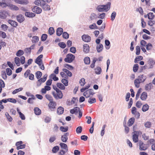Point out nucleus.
<instances>
[{
	"instance_id": "nucleus-1",
	"label": "nucleus",
	"mask_w": 155,
	"mask_h": 155,
	"mask_svg": "<svg viewBox=\"0 0 155 155\" xmlns=\"http://www.w3.org/2000/svg\"><path fill=\"white\" fill-rule=\"evenodd\" d=\"M147 78V76L144 74H140L136 79L134 81L135 87L138 88L140 87V83H143Z\"/></svg>"
},
{
	"instance_id": "nucleus-2",
	"label": "nucleus",
	"mask_w": 155,
	"mask_h": 155,
	"mask_svg": "<svg viewBox=\"0 0 155 155\" xmlns=\"http://www.w3.org/2000/svg\"><path fill=\"white\" fill-rule=\"evenodd\" d=\"M155 64V61L152 58L148 59L147 63L143 66L144 69H149L152 68Z\"/></svg>"
},
{
	"instance_id": "nucleus-3",
	"label": "nucleus",
	"mask_w": 155,
	"mask_h": 155,
	"mask_svg": "<svg viewBox=\"0 0 155 155\" xmlns=\"http://www.w3.org/2000/svg\"><path fill=\"white\" fill-rule=\"evenodd\" d=\"M52 94L54 98L56 100L61 99L63 97L62 93L60 90L58 92H53Z\"/></svg>"
},
{
	"instance_id": "nucleus-4",
	"label": "nucleus",
	"mask_w": 155,
	"mask_h": 155,
	"mask_svg": "<svg viewBox=\"0 0 155 155\" xmlns=\"http://www.w3.org/2000/svg\"><path fill=\"white\" fill-rule=\"evenodd\" d=\"M74 56L71 54H68L66 55V57L65 58L64 61L66 62L71 63L74 59Z\"/></svg>"
},
{
	"instance_id": "nucleus-5",
	"label": "nucleus",
	"mask_w": 155,
	"mask_h": 155,
	"mask_svg": "<svg viewBox=\"0 0 155 155\" xmlns=\"http://www.w3.org/2000/svg\"><path fill=\"white\" fill-rule=\"evenodd\" d=\"M94 93L93 92V90L92 89H89L83 93V95L86 97L88 98L90 97V95H93Z\"/></svg>"
},
{
	"instance_id": "nucleus-6",
	"label": "nucleus",
	"mask_w": 155,
	"mask_h": 155,
	"mask_svg": "<svg viewBox=\"0 0 155 155\" xmlns=\"http://www.w3.org/2000/svg\"><path fill=\"white\" fill-rule=\"evenodd\" d=\"M8 15V13L4 10L0 11V18L5 19L6 18Z\"/></svg>"
},
{
	"instance_id": "nucleus-7",
	"label": "nucleus",
	"mask_w": 155,
	"mask_h": 155,
	"mask_svg": "<svg viewBox=\"0 0 155 155\" xmlns=\"http://www.w3.org/2000/svg\"><path fill=\"white\" fill-rule=\"evenodd\" d=\"M81 37L82 40L85 42H89L91 40V37L87 35H84Z\"/></svg>"
},
{
	"instance_id": "nucleus-8",
	"label": "nucleus",
	"mask_w": 155,
	"mask_h": 155,
	"mask_svg": "<svg viewBox=\"0 0 155 155\" xmlns=\"http://www.w3.org/2000/svg\"><path fill=\"white\" fill-rule=\"evenodd\" d=\"M41 7L45 11H48L50 9V6L47 4L44 1L42 2Z\"/></svg>"
},
{
	"instance_id": "nucleus-9",
	"label": "nucleus",
	"mask_w": 155,
	"mask_h": 155,
	"mask_svg": "<svg viewBox=\"0 0 155 155\" xmlns=\"http://www.w3.org/2000/svg\"><path fill=\"white\" fill-rule=\"evenodd\" d=\"M32 11L37 14H39L41 12L42 10L40 8L35 6L32 8Z\"/></svg>"
},
{
	"instance_id": "nucleus-10",
	"label": "nucleus",
	"mask_w": 155,
	"mask_h": 155,
	"mask_svg": "<svg viewBox=\"0 0 155 155\" xmlns=\"http://www.w3.org/2000/svg\"><path fill=\"white\" fill-rule=\"evenodd\" d=\"M147 149L146 144L141 142L139 143V149L140 150H145Z\"/></svg>"
},
{
	"instance_id": "nucleus-11",
	"label": "nucleus",
	"mask_w": 155,
	"mask_h": 155,
	"mask_svg": "<svg viewBox=\"0 0 155 155\" xmlns=\"http://www.w3.org/2000/svg\"><path fill=\"white\" fill-rule=\"evenodd\" d=\"M16 19L17 21L20 23L23 22L25 19L24 16L21 14L17 15Z\"/></svg>"
},
{
	"instance_id": "nucleus-12",
	"label": "nucleus",
	"mask_w": 155,
	"mask_h": 155,
	"mask_svg": "<svg viewBox=\"0 0 155 155\" xmlns=\"http://www.w3.org/2000/svg\"><path fill=\"white\" fill-rule=\"evenodd\" d=\"M69 135V133H66L62 135L61 138V141L64 142H66L68 139V136Z\"/></svg>"
},
{
	"instance_id": "nucleus-13",
	"label": "nucleus",
	"mask_w": 155,
	"mask_h": 155,
	"mask_svg": "<svg viewBox=\"0 0 155 155\" xmlns=\"http://www.w3.org/2000/svg\"><path fill=\"white\" fill-rule=\"evenodd\" d=\"M153 87V84L152 83H150L146 84L145 86V90L148 91H150Z\"/></svg>"
},
{
	"instance_id": "nucleus-14",
	"label": "nucleus",
	"mask_w": 155,
	"mask_h": 155,
	"mask_svg": "<svg viewBox=\"0 0 155 155\" xmlns=\"http://www.w3.org/2000/svg\"><path fill=\"white\" fill-rule=\"evenodd\" d=\"M56 105V103L55 102H53V101L50 102L48 104V107L50 109L52 110V109H54L55 108V106Z\"/></svg>"
},
{
	"instance_id": "nucleus-15",
	"label": "nucleus",
	"mask_w": 155,
	"mask_h": 155,
	"mask_svg": "<svg viewBox=\"0 0 155 155\" xmlns=\"http://www.w3.org/2000/svg\"><path fill=\"white\" fill-rule=\"evenodd\" d=\"M8 22L12 26L14 27H16L18 25V24L17 22L12 20H8Z\"/></svg>"
},
{
	"instance_id": "nucleus-16",
	"label": "nucleus",
	"mask_w": 155,
	"mask_h": 155,
	"mask_svg": "<svg viewBox=\"0 0 155 155\" xmlns=\"http://www.w3.org/2000/svg\"><path fill=\"white\" fill-rule=\"evenodd\" d=\"M96 48L97 52L98 53H100L103 51V46L101 44H100L97 45Z\"/></svg>"
},
{
	"instance_id": "nucleus-17",
	"label": "nucleus",
	"mask_w": 155,
	"mask_h": 155,
	"mask_svg": "<svg viewBox=\"0 0 155 155\" xmlns=\"http://www.w3.org/2000/svg\"><path fill=\"white\" fill-rule=\"evenodd\" d=\"M111 3L110 2L107 3V4L106 5H103V7L105 10V12H107L110 8Z\"/></svg>"
},
{
	"instance_id": "nucleus-18",
	"label": "nucleus",
	"mask_w": 155,
	"mask_h": 155,
	"mask_svg": "<svg viewBox=\"0 0 155 155\" xmlns=\"http://www.w3.org/2000/svg\"><path fill=\"white\" fill-rule=\"evenodd\" d=\"M59 145L62 149H64L66 151H68V146L66 144L64 143H61L59 144Z\"/></svg>"
},
{
	"instance_id": "nucleus-19",
	"label": "nucleus",
	"mask_w": 155,
	"mask_h": 155,
	"mask_svg": "<svg viewBox=\"0 0 155 155\" xmlns=\"http://www.w3.org/2000/svg\"><path fill=\"white\" fill-rule=\"evenodd\" d=\"M140 99L142 101H145L147 98V94L146 92H143L141 94Z\"/></svg>"
},
{
	"instance_id": "nucleus-20",
	"label": "nucleus",
	"mask_w": 155,
	"mask_h": 155,
	"mask_svg": "<svg viewBox=\"0 0 155 155\" xmlns=\"http://www.w3.org/2000/svg\"><path fill=\"white\" fill-rule=\"evenodd\" d=\"M63 32L62 28L59 27L57 28L56 30V35L58 36H60Z\"/></svg>"
},
{
	"instance_id": "nucleus-21",
	"label": "nucleus",
	"mask_w": 155,
	"mask_h": 155,
	"mask_svg": "<svg viewBox=\"0 0 155 155\" xmlns=\"http://www.w3.org/2000/svg\"><path fill=\"white\" fill-rule=\"evenodd\" d=\"M84 51L86 53H88L89 51V47L87 44H85L83 46Z\"/></svg>"
},
{
	"instance_id": "nucleus-22",
	"label": "nucleus",
	"mask_w": 155,
	"mask_h": 155,
	"mask_svg": "<svg viewBox=\"0 0 155 155\" xmlns=\"http://www.w3.org/2000/svg\"><path fill=\"white\" fill-rule=\"evenodd\" d=\"M135 119L134 117H131L128 121L127 124L129 127L131 126L134 123Z\"/></svg>"
},
{
	"instance_id": "nucleus-23",
	"label": "nucleus",
	"mask_w": 155,
	"mask_h": 155,
	"mask_svg": "<svg viewBox=\"0 0 155 155\" xmlns=\"http://www.w3.org/2000/svg\"><path fill=\"white\" fill-rule=\"evenodd\" d=\"M25 15L26 17L29 18H32L34 17L35 15V13L29 12H26L25 13Z\"/></svg>"
},
{
	"instance_id": "nucleus-24",
	"label": "nucleus",
	"mask_w": 155,
	"mask_h": 155,
	"mask_svg": "<svg viewBox=\"0 0 155 155\" xmlns=\"http://www.w3.org/2000/svg\"><path fill=\"white\" fill-rule=\"evenodd\" d=\"M15 2L21 4L26 5L28 3V2L25 0H15Z\"/></svg>"
},
{
	"instance_id": "nucleus-25",
	"label": "nucleus",
	"mask_w": 155,
	"mask_h": 155,
	"mask_svg": "<svg viewBox=\"0 0 155 155\" xmlns=\"http://www.w3.org/2000/svg\"><path fill=\"white\" fill-rule=\"evenodd\" d=\"M138 136L137 134H134L133 135L132 139L134 143H137L138 141Z\"/></svg>"
},
{
	"instance_id": "nucleus-26",
	"label": "nucleus",
	"mask_w": 155,
	"mask_h": 155,
	"mask_svg": "<svg viewBox=\"0 0 155 155\" xmlns=\"http://www.w3.org/2000/svg\"><path fill=\"white\" fill-rule=\"evenodd\" d=\"M105 43L106 46L105 48L106 49H109L110 47V42L108 40H106L105 41Z\"/></svg>"
},
{
	"instance_id": "nucleus-27",
	"label": "nucleus",
	"mask_w": 155,
	"mask_h": 155,
	"mask_svg": "<svg viewBox=\"0 0 155 155\" xmlns=\"http://www.w3.org/2000/svg\"><path fill=\"white\" fill-rule=\"evenodd\" d=\"M64 109L62 107H59L57 109V112L58 114H61L63 113Z\"/></svg>"
},
{
	"instance_id": "nucleus-28",
	"label": "nucleus",
	"mask_w": 155,
	"mask_h": 155,
	"mask_svg": "<svg viewBox=\"0 0 155 155\" xmlns=\"http://www.w3.org/2000/svg\"><path fill=\"white\" fill-rule=\"evenodd\" d=\"M47 75L45 74L43 76V78H41L38 80V82H40L42 83V82H45L47 79Z\"/></svg>"
},
{
	"instance_id": "nucleus-29",
	"label": "nucleus",
	"mask_w": 155,
	"mask_h": 155,
	"mask_svg": "<svg viewBox=\"0 0 155 155\" xmlns=\"http://www.w3.org/2000/svg\"><path fill=\"white\" fill-rule=\"evenodd\" d=\"M56 85L57 87L61 90H64L65 89L64 85L61 83H57Z\"/></svg>"
},
{
	"instance_id": "nucleus-30",
	"label": "nucleus",
	"mask_w": 155,
	"mask_h": 155,
	"mask_svg": "<svg viewBox=\"0 0 155 155\" xmlns=\"http://www.w3.org/2000/svg\"><path fill=\"white\" fill-rule=\"evenodd\" d=\"M35 114L36 115H39L41 113V110L38 107H35L34 109Z\"/></svg>"
},
{
	"instance_id": "nucleus-31",
	"label": "nucleus",
	"mask_w": 155,
	"mask_h": 155,
	"mask_svg": "<svg viewBox=\"0 0 155 155\" xmlns=\"http://www.w3.org/2000/svg\"><path fill=\"white\" fill-rule=\"evenodd\" d=\"M62 71H63L66 73L67 75L68 76L71 77L72 76V74L71 72L68 70L64 68L63 69Z\"/></svg>"
},
{
	"instance_id": "nucleus-32",
	"label": "nucleus",
	"mask_w": 155,
	"mask_h": 155,
	"mask_svg": "<svg viewBox=\"0 0 155 155\" xmlns=\"http://www.w3.org/2000/svg\"><path fill=\"white\" fill-rule=\"evenodd\" d=\"M95 73L97 74H100L101 72V69L100 67H97L95 69Z\"/></svg>"
},
{
	"instance_id": "nucleus-33",
	"label": "nucleus",
	"mask_w": 155,
	"mask_h": 155,
	"mask_svg": "<svg viewBox=\"0 0 155 155\" xmlns=\"http://www.w3.org/2000/svg\"><path fill=\"white\" fill-rule=\"evenodd\" d=\"M149 106L147 104H146L143 105L142 110L144 112L147 111L149 109Z\"/></svg>"
},
{
	"instance_id": "nucleus-34",
	"label": "nucleus",
	"mask_w": 155,
	"mask_h": 155,
	"mask_svg": "<svg viewBox=\"0 0 155 155\" xmlns=\"http://www.w3.org/2000/svg\"><path fill=\"white\" fill-rule=\"evenodd\" d=\"M103 5H100L97 6V9L99 12H105L104 9Z\"/></svg>"
},
{
	"instance_id": "nucleus-35",
	"label": "nucleus",
	"mask_w": 155,
	"mask_h": 155,
	"mask_svg": "<svg viewBox=\"0 0 155 155\" xmlns=\"http://www.w3.org/2000/svg\"><path fill=\"white\" fill-rule=\"evenodd\" d=\"M43 55L42 54H41L39 56L35 59V62H42L41 58H42Z\"/></svg>"
},
{
	"instance_id": "nucleus-36",
	"label": "nucleus",
	"mask_w": 155,
	"mask_h": 155,
	"mask_svg": "<svg viewBox=\"0 0 155 155\" xmlns=\"http://www.w3.org/2000/svg\"><path fill=\"white\" fill-rule=\"evenodd\" d=\"M106 14L104 13H102L101 14H98L97 15V18L101 19H103L105 18Z\"/></svg>"
},
{
	"instance_id": "nucleus-37",
	"label": "nucleus",
	"mask_w": 155,
	"mask_h": 155,
	"mask_svg": "<svg viewBox=\"0 0 155 155\" xmlns=\"http://www.w3.org/2000/svg\"><path fill=\"white\" fill-rule=\"evenodd\" d=\"M24 54V51L21 50H18L16 53V55L17 56L20 57Z\"/></svg>"
},
{
	"instance_id": "nucleus-38",
	"label": "nucleus",
	"mask_w": 155,
	"mask_h": 155,
	"mask_svg": "<svg viewBox=\"0 0 155 155\" xmlns=\"http://www.w3.org/2000/svg\"><path fill=\"white\" fill-rule=\"evenodd\" d=\"M88 102L90 104H92L96 102L95 98L94 97L90 98L88 101Z\"/></svg>"
},
{
	"instance_id": "nucleus-39",
	"label": "nucleus",
	"mask_w": 155,
	"mask_h": 155,
	"mask_svg": "<svg viewBox=\"0 0 155 155\" xmlns=\"http://www.w3.org/2000/svg\"><path fill=\"white\" fill-rule=\"evenodd\" d=\"M20 59L18 57H15V61L17 66H19L20 65Z\"/></svg>"
},
{
	"instance_id": "nucleus-40",
	"label": "nucleus",
	"mask_w": 155,
	"mask_h": 155,
	"mask_svg": "<svg viewBox=\"0 0 155 155\" xmlns=\"http://www.w3.org/2000/svg\"><path fill=\"white\" fill-rule=\"evenodd\" d=\"M84 63L86 64H89L90 62V58L89 57H86L84 58Z\"/></svg>"
},
{
	"instance_id": "nucleus-41",
	"label": "nucleus",
	"mask_w": 155,
	"mask_h": 155,
	"mask_svg": "<svg viewBox=\"0 0 155 155\" xmlns=\"http://www.w3.org/2000/svg\"><path fill=\"white\" fill-rule=\"evenodd\" d=\"M147 17L149 19L152 20L154 17L153 13L150 12L147 14Z\"/></svg>"
},
{
	"instance_id": "nucleus-42",
	"label": "nucleus",
	"mask_w": 155,
	"mask_h": 155,
	"mask_svg": "<svg viewBox=\"0 0 155 155\" xmlns=\"http://www.w3.org/2000/svg\"><path fill=\"white\" fill-rule=\"evenodd\" d=\"M79 83L81 86H84L85 84V79L84 78H81L80 80Z\"/></svg>"
},
{
	"instance_id": "nucleus-43",
	"label": "nucleus",
	"mask_w": 155,
	"mask_h": 155,
	"mask_svg": "<svg viewBox=\"0 0 155 155\" xmlns=\"http://www.w3.org/2000/svg\"><path fill=\"white\" fill-rule=\"evenodd\" d=\"M68 129V127L67 126L64 127L63 126H61L60 127V130L61 131L63 132H66Z\"/></svg>"
},
{
	"instance_id": "nucleus-44",
	"label": "nucleus",
	"mask_w": 155,
	"mask_h": 155,
	"mask_svg": "<svg viewBox=\"0 0 155 155\" xmlns=\"http://www.w3.org/2000/svg\"><path fill=\"white\" fill-rule=\"evenodd\" d=\"M54 32V30L53 27H50L48 29V33L50 35H53Z\"/></svg>"
},
{
	"instance_id": "nucleus-45",
	"label": "nucleus",
	"mask_w": 155,
	"mask_h": 155,
	"mask_svg": "<svg viewBox=\"0 0 155 155\" xmlns=\"http://www.w3.org/2000/svg\"><path fill=\"white\" fill-rule=\"evenodd\" d=\"M139 66L137 64H134L133 67V71L134 72H136L138 70Z\"/></svg>"
},
{
	"instance_id": "nucleus-46",
	"label": "nucleus",
	"mask_w": 155,
	"mask_h": 155,
	"mask_svg": "<svg viewBox=\"0 0 155 155\" xmlns=\"http://www.w3.org/2000/svg\"><path fill=\"white\" fill-rule=\"evenodd\" d=\"M23 89V88L22 87H20L14 90L12 92V94H16L17 93L19 92L20 91H21Z\"/></svg>"
},
{
	"instance_id": "nucleus-47",
	"label": "nucleus",
	"mask_w": 155,
	"mask_h": 155,
	"mask_svg": "<svg viewBox=\"0 0 155 155\" xmlns=\"http://www.w3.org/2000/svg\"><path fill=\"white\" fill-rule=\"evenodd\" d=\"M36 77L37 79H39L41 76L42 73L40 71H38L35 73Z\"/></svg>"
},
{
	"instance_id": "nucleus-48",
	"label": "nucleus",
	"mask_w": 155,
	"mask_h": 155,
	"mask_svg": "<svg viewBox=\"0 0 155 155\" xmlns=\"http://www.w3.org/2000/svg\"><path fill=\"white\" fill-rule=\"evenodd\" d=\"M116 12L114 11L112 13L111 16H110V18L111 19L112 21H113L116 17Z\"/></svg>"
},
{
	"instance_id": "nucleus-49",
	"label": "nucleus",
	"mask_w": 155,
	"mask_h": 155,
	"mask_svg": "<svg viewBox=\"0 0 155 155\" xmlns=\"http://www.w3.org/2000/svg\"><path fill=\"white\" fill-rule=\"evenodd\" d=\"M39 40L37 36H34L32 37V41L33 43H35L38 42Z\"/></svg>"
},
{
	"instance_id": "nucleus-50",
	"label": "nucleus",
	"mask_w": 155,
	"mask_h": 155,
	"mask_svg": "<svg viewBox=\"0 0 155 155\" xmlns=\"http://www.w3.org/2000/svg\"><path fill=\"white\" fill-rule=\"evenodd\" d=\"M61 82L65 86H67L68 85V81L66 79L64 78L62 79L61 80Z\"/></svg>"
},
{
	"instance_id": "nucleus-51",
	"label": "nucleus",
	"mask_w": 155,
	"mask_h": 155,
	"mask_svg": "<svg viewBox=\"0 0 155 155\" xmlns=\"http://www.w3.org/2000/svg\"><path fill=\"white\" fill-rule=\"evenodd\" d=\"M44 1L40 0H36L34 2V3L37 5H40L41 6L42 5V2Z\"/></svg>"
},
{
	"instance_id": "nucleus-52",
	"label": "nucleus",
	"mask_w": 155,
	"mask_h": 155,
	"mask_svg": "<svg viewBox=\"0 0 155 155\" xmlns=\"http://www.w3.org/2000/svg\"><path fill=\"white\" fill-rule=\"evenodd\" d=\"M31 71L30 70H27L24 74V77L25 78H27L30 73Z\"/></svg>"
},
{
	"instance_id": "nucleus-53",
	"label": "nucleus",
	"mask_w": 155,
	"mask_h": 155,
	"mask_svg": "<svg viewBox=\"0 0 155 155\" xmlns=\"http://www.w3.org/2000/svg\"><path fill=\"white\" fill-rule=\"evenodd\" d=\"M90 87V84H88L87 85L85 86L83 88H82L81 89V92H84V91L87 90V89L89 87Z\"/></svg>"
},
{
	"instance_id": "nucleus-54",
	"label": "nucleus",
	"mask_w": 155,
	"mask_h": 155,
	"mask_svg": "<svg viewBox=\"0 0 155 155\" xmlns=\"http://www.w3.org/2000/svg\"><path fill=\"white\" fill-rule=\"evenodd\" d=\"M58 45L62 48H65L66 45L64 42H60L58 44Z\"/></svg>"
},
{
	"instance_id": "nucleus-55",
	"label": "nucleus",
	"mask_w": 155,
	"mask_h": 155,
	"mask_svg": "<svg viewBox=\"0 0 155 155\" xmlns=\"http://www.w3.org/2000/svg\"><path fill=\"white\" fill-rule=\"evenodd\" d=\"M59 147L58 146H56L53 147L52 149V151L53 153H57L59 150Z\"/></svg>"
},
{
	"instance_id": "nucleus-56",
	"label": "nucleus",
	"mask_w": 155,
	"mask_h": 155,
	"mask_svg": "<svg viewBox=\"0 0 155 155\" xmlns=\"http://www.w3.org/2000/svg\"><path fill=\"white\" fill-rule=\"evenodd\" d=\"M48 37L47 35L46 34H43L41 37V40L42 41H44L47 39Z\"/></svg>"
},
{
	"instance_id": "nucleus-57",
	"label": "nucleus",
	"mask_w": 155,
	"mask_h": 155,
	"mask_svg": "<svg viewBox=\"0 0 155 155\" xmlns=\"http://www.w3.org/2000/svg\"><path fill=\"white\" fill-rule=\"evenodd\" d=\"M1 75L2 78L3 79L5 80L7 79V76L5 71H3L1 72Z\"/></svg>"
},
{
	"instance_id": "nucleus-58",
	"label": "nucleus",
	"mask_w": 155,
	"mask_h": 155,
	"mask_svg": "<svg viewBox=\"0 0 155 155\" xmlns=\"http://www.w3.org/2000/svg\"><path fill=\"white\" fill-rule=\"evenodd\" d=\"M143 58L142 56H139L136 57L134 59V62L136 63L137 61L140 60H141L143 59Z\"/></svg>"
},
{
	"instance_id": "nucleus-59",
	"label": "nucleus",
	"mask_w": 155,
	"mask_h": 155,
	"mask_svg": "<svg viewBox=\"0 0 155 155\" xmlns=\"http://www.w3.org/2000/svg\"><path fill=\"white\" fill-rule=\"evenodd\" d=\"M56 139V136L54 135L51 136L49 139V142L50 143L54 142Z\"/></svg>"
},
{
	"instance_id": "nucleus-60",
	"label": "nucleus",
	"mask_w": 155,
	"mask_h": 155,
	"mask_svg": "<svg viewBox=\"0 0 155 155\" xmlns=\"http://www.w3.org/2000/svg\"><path fill=\"white\" fill-rule=\"evenodd\" d=\"M136 54L137 55H139L140 54V49L139 46H137L136 48Z\"/></svg>"
},
{
	"instance_id": "nucleus-61",
	"label": "nucleus",
	"mask_w": 155,
	"mask_h": 155,
	"mask_svg": "<svg viewBox=\"0 0 155 155\" xmlns=\"http://www.w3.org/2000/svg\"><path fill=\"white\" fill-rule=\"evenodd\" d=\"M89 28L90 29H98V27L96 26V25L95 23H94L92 25H90L89 26Z\"/></svg>"
},
{
	"instance_id": "nucleus-62",
	"label": "nucleus",
	"mask_w": 155,
	"mask_h": 155,
	"mask_svg": "<svg viewBox=\"0 0 155 155\" xmlns=\"http://www.w3.org/2000/svg\"><path fill=\"white\" fill-rule=\"evenodd\" d=\"M152 47V45L150 43H148L146 46V49L148 51L150 50Z\"/></svg>"
},
{
	"instance_id": "nucleus-63",
	"label": "nucleus",
	"mask_w": 155,
	"mask_h": 155,
	"mask_svg": "<svg viewBox=\"0 0 155 155\" xmlns=\"http://www.w3.org/2000/svg\"><path fill=\"white\" fill-rule=\"evenodd\" d=\"M46 98L50 102L53 101V99L51 96L49 94H47L45 96Z\"/></svg>"
},
{
	"instance_id": "nucleus-64",
	"label": "nucleus",
	"mask_w": 155,
	"mask_h": 155,
	"mask_svg": "<svg viewBox=\"0 0 155 155\" xmlns=\"http://www.w3.org/2000/svg\"><path fill=\"white\" fill-rule=\"evenodd\" d=\"M151 123L149 121H147L144 124V126L147 128H150L151 127Z\"/></svg>"
}]
</instances>
